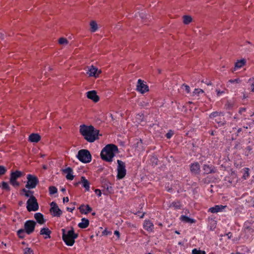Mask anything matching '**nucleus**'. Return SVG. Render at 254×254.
<instances>
[{
	"label": "nucleus",
	"mask_w": 254,
	"mask_h": 254,
	"mask_svg": "<svg viewBox=\"0 0 254 254\" xmlns=\"http://www.w3.org/2000/svg\"><path fill=\"white\" fill-rule=\"evenodd\" d=\"M79 127L80 133L88 142H93L98 139L99 131L95 130L92 126L82 125H80Z\"/></svg>",
	"instance_id": "nucleus-1"
},
{
	"label": "nucleus",
	"mask_w": 254,
	"mask_h": 254,
	"mask_svg": "<svg viewBox=\"0 0 254 254\" xmlns=\"http://www.w3.org/2000/svg\"><path fill=\"white\" fill-rule=\"evenodd\" d=\"M118 151V147L113 144L106 145L101 152V157L104 161L111 162L115 155V153Z\"/></svg>",
	"instance_id": "nucleus-2"
},
{
	"label": "nucleus",
	"mask_w": 254,
	"mask_h": 254,
	"mask_svg": "<svg viewBox=\"0 0 254 254\" xmlns=\"http://www.w3.org/2000/svg\"><path fill=\"white\" fill-rule=\"evenodd\" d=\"M63 232L62 239L68 246H72L75 243V239L78 237V234L75 233L73 228L66 233L64 229L62 230Z\"/></svg>",
	"instance_id": "nucleus-3"
},
{
	"label": "nucleus",
	"mask_w": 254,
	"mask_h": 254,
	"mask_svg": "<svg viewBox=\"0 0 254 254\" xmlns=\"http://www.w3.org/2000/svg\"><path fill=\"white\" fill-rule=\"evenodd\" d=\"M78 159L81 162L87 163L91 162L92 156L90 152L86 149H81L76 155Z\"/></svg>",
	"instance_id": "nucleus-4"
},
{
	"label": "nucleus",
	"mask_w": 254,
	"mask_h": 254,
	"mask_svg": "<svg viewBox=\"0 0 254 254\" xmlns=\"http://www.w3.org/2000/svg\"><path fill=\"white\" fill-rule=\"evenodd\" d=\"M223 116V113L217 111L211 113L209 116V118L213 120L219 126H222L225 124Z\"/></svg>",
	"instance_id": "nucleus-5"
},
{
	"label": "nucleus",
	"mask_w": 254,
	"mask_h": 254,
	"mask_svg": "<svg viewBox=\"0 0 254 254\" xmlns=\"http://www.w3.org/2000/svg\"><path fill=\"white\" fill-rule=\"evenodd\" d=\"M27 183L25 185L27 189H35L39 183L38 178L33 175L28 174L27 175Z\"/></svg>",
	"instance_id": "nucleus-6"
},
{
	"label": "nucleus",
	"mask_w": 254,
	"mask_h": 254,
	"mask_svg": "<svg viewBox=\"0 0 254 254\" xmlns=\"http://www.w3.org/2000/svg\"><path fill=\"white\" fill-rule=\"evenodd\" d=\"M117 178L119 180L124 178L127 174V170L126 169V164L123 161L118 160H117Z\"/></svg>",
	"instance_id": "nucleus-7"
},
{
	"label": "nucleus",
	"mask_w": 254,
	"mask_h": 254,
	"mask_svg": "<svg viewBox=\"0 0 254 254\" xmlns=\"http://www.w3.org/2000/svg\"><path fill=\"white\" fill-rule=\"evenodd\" d=\"M26 208L29 212L36 211L39 209V204L35 197L29 198L26 202Z\"/></svg>",
	"instance_id": "nucleus-8"
},
{
	"label": "nucleus",
	"mask_w": 254,
	"mask_h": 254,
	"mask_svg": "<svg viewBox=\"0 0 254 254\" xmlns=\"http://www.w3.org/2000/svg\"><path fill=\"white\" fill-rule=\"evenodd\" d=\"M36 223L33 220H27L24 225V230L25 231L26 234L30 235L33 233L35 230Z\"/></svg>",
	"instance_id": "nucleus-9"
},
{
	"label": "nucleus",
	"mask_w": 254,
	"mask_h": 254,
	"mask_svg": "<svg viewBox=\"0 0 254 254\" xmlns=\"http://www.w3.org/2000/svg\"><path fill=\"white\" fill-rule=\"evenodd\" d=\"M50 212L53 217H60L62 214V211L60 209L57 204L53 201L50 203Z\"/></svg>",
	"instance_id": "nucleus-10"
},
{
	"label": "nucleus",
	"mask_w": 254,
	"mask_h": 254,
	"mask_svg": "<svg viewBox=\"0 0 254 254\" xmlns=\"http://www.w3.org/2000/svg\"><path fill=\"white\" fill-rule=\"evenodd\" d=\"M136 90L141 94H144L149 91L148 86L146 84L145 82L141 79H139L137 80Z\"/></svg>",
	"instance_id": "nucleus-11"
},
{
	"label": "nucleus",
	"mask_w": 254,
	"mask_h": 254,
	"mask_svg": "<svg viewBox=\"0 0 254 254\" xmlns=\"http://www.w3.org/2000/svg\"><path fill=\"white\" fill-rule=\"evenodd\" d=\"M101 72L102 71L101 69H98V68L94 66L93 65H91L88 67L87 74L89 77L97 78Z\"/></svg>",
	"instance_id": "nucleus-12"
},
{
	"label": "nucleus",
	"mask_w": 254,
	"mask_h": 254,
	"mask_svg": "<svg viewBox=\"0 0 254 254\" xmlns=\"http://www.w3.org/2000/svg\"><path fill=\"white\" fill-rule=\"evenodd\" d=\"M143 227L146 231L149 233L153 232L154 231V224L150 220H145Z\"/></svg>",
	"instance_id": "nucleus-13"
},
{
	"label": "nucleus",
	"mask_w": 254,
	"mask_h": 254,
	"mask_svg": "<svg viewBox=\"0 0 254 254\" xmlns=\"http://www.w3.org/2000/svg\"><path fill=\"white\" fill-rule=\"evenodd\" d=\"M87 97L92 100L95 103L98 102L99 101L100 98L97 94V92L95 90H91L88 91L86 93Z\"/></svg>",
	"instance_id": "nucleus-14"
},
{
	"label": "nucleus",
	"mask_w": 254,
	"mask_h": 254,
	"mask_svg": "<svg viewBox=\"0 0 254 254\" xmlns=\"http://www.w3.org/2000/svg\"><path fill=\"white\" fill-rule=\"evenodd\" d=\"M62 172L64 174H66V178L68 180L72 181L74 179V176L73 175V170L70 167H67L62 170Z\"/></svg>",
	"instance_id": "nucleus-15"
},
{
	"label": "nucleus",
	"mask_w": 254,
	"mask_h": 254,
	"mask_svg": "<svg viewBox=\"0 0 254 254\" xmlns=\"http://www.w3.org/2000/svg\"><path fill=\"white\" fill-rule=\"evenodd\" d=\"M246 63L247 61L245 59L237 60L235 63L234 70L236 71V70L243 67L246 65Z\"/></svg>",
	"instance_id": "nucleus-16"
},
{
	"label": "nucleus",
	"mask_w": 254,
	"mask_h": 254,
	"mask_svg": "<svg viewBox=\"0 0 254 254\" xmlns=\"http://www.w3.org/2000/svg\"><path fill=\"white\" fill-rule=\"evenodd\" d=\"M226 207V205H216L214 207L209 208L208 211L212 213H215L222 211Z\"/></svg>",
	"instance_id": "nucleus-17"
},
{
	"label": "nucleus",
	"mask_w": 254,
	"mask_h": 254,
	"mask_svg": "<svg viewBox=\"0 0 254 254\" xmlns=\"http://www.w3.org/2000/svg\"><path fill=\"white\" fill-rule=\"evenodd\" d=\"M78 209L81 213L84 214L89 213L92 210V208L88 204H81Z\"/></svg>",
	"instance_id": "nucleus-18"
},
{
	"label": "nucleus",
	"mask_w": 254,
	"mask_h": 254,
	"mask_svg": "<svg viewBox=\"0 0 254 254\" xmlns=\"http://www.w3.org/2000/svg\"><path fill=\"white\" fill-rule=\"evenodd\" d=\"M191 172L194 174H198L200 172V165L198 162L192 163L190 165Z\"/></svg>",
	"instance_id": "nucleus-19"
},
{
	"label": "nucleus",
	"mask_w": 254,
	"mask_h": 254,
	"mask_svg": "<svg viewBox=\"0 0 254 254\" xmlns=\"http://www.w3.org/2000/svg\"><path fill=\"white\" fill-rule=\"evenodd\" d=\"M41 136L38 133H32L28 137L29 141L31 142L37 143L41 140Z\"/></svg>",
	"instance_id": "nucleus-20"
},
{
	"label": "nucleus",
	"mask_w": 254,
	"mask_h": 254,
	"mask_svg": "<svg viewBox=\"0 0 254 254\" xmlns=\"http://www.w3.org/2000/svg\"><path fill=\"white\" fill-rule=\"evenodd\" d=\"M30 189L27 190L26 189H22L21 190V194H23L25 197L31 198L32 197H35L34 196V191L29 190Z\"/></svg>",
	"instance_id": "nucleus-21"
},
{
	"label": "nucleus",
	"mask_w": 254,
	"mask_h": 254,
	"mask_svg": "<svg viewBox=\"0 0 254 254\" xmlns=\"http://www.w3.org/2000/svg\"><path fill=\"white\" fill-rule=\"evenodd\" d=\"M40 234L42 235H45V239L50 238L51 231L48 228H43L41 229Z\"/></svg>",
	"instance_id": "nucleus-22"
},
{
	"label": "nucleus",
	"mask_w": 254,
	"mask_h": 254,
	"mask_svg": "<svg viewBox=\"0 0 254 254\" xmlns=\"http://www.w3.org/2000/svg\"><path fill=\"white\" fill-rule=\"evenodd\" d=\"M34 218L36 221L40 224H43L45 222L43 215L41 213H36L34 214Z\"/></svg>",
	"instance_id": "nucleus-23"
},
{
	"label": "nucleus",
	"mask_w": 254,
	"mask_h": 254,
	"mask_svg": "<svg viewBox=\"0 0 254 254\" xmlns=\"http://www.w3.org/2000/svg\"><path fill=\"white\" fill-rule=\"evenodd\" d=\"M81 182L82 184V186L85 188L86 191H89L90 190V183L89 181L84 176L81 177Z\"/></svg>",
	"instance_id": "nucleus-24"
},
{
	"label": "nucleus",
	"mask_w": 254,
	"mask_h": 254,
	"mask_svg": "<svg viewBox=\"0 0 254 254\" xmlns=\"http://www.w3.org/2000/svg\"><path fill=\"white\" fill-rule=\"evenodd\" d=\"M203 169L205 173L207 174L214 173L215 172L214 167L211 165L204 164L203 165Z\"/></svg>",
	"instance_id": "nucleus-25"
},
{
	"label": "nucleus",
	"mask_w": 254,
	"mask_h": 254,
	"mask_svg": "<svg viewBox=\"0 0 254 254\" xmlns=\"http://www.w3.org/2000/svg\"><path fill=\"white\" fill-rule=\"evenodd\" d=\"M89 225V221L85 218L81 219V222L78 224V226L82 229H85L88 227Z\"/></svg>",
	"instance_id": "nucleus-26"
},
{
	"label": "nucleus",
	"mask_w": 254,
	"mask_h": 254,
	"mask_svg": "<svg viewBox=\"0 0 254 254\" xmlns=\"http://www.w3.org/2000/svg\"><path fill=\"white\" fill-rule=\"evenodd\" d=\"M180 220L182 221L185 222L186 223H195L196 222L195 220L190 218L189 217L185 215H182L180 217Z\"/></svg>",
	"instance_id": "nucleus-27"
},
{
	"label": "nucleus",
	"mask_w": 254,
	"mask_h": 254,
	"mask_svg": "<svg viewBox=\"0 0 254 254\" xmlns=\"http://www.w3.org/2000/svg\"><path fill=\"white\" fill-rule=\"evenodd\" d=\"M22 176V173L20 171H16L15 172H12L10 173V178L13 179H17L18 178L21 177Z\"/></svg>",
	"instance_id": "nucleus-28"
},
{
	"label": "nucleus",
	"mask_w": 254,
	"mask_h": 254,
	"mask_svg": "<svg viewBox=\"0 0 254 254\" xmlns=\"http://www.w3.org/2000/svg\"><path fill=\"white\" fill-rule=\"evenodd\" d=\"M90 31L95 32L98 29V25L97 22L94 20H92L90 22Z\"/></svg>",
	"instance_id": "nucleus-29"
},
{
	"label": "nucleus",
	"mask_w": 254,
	"mask_h": 254,
	"mask_svg": "<svg viewBox=\"0 0 254 254\" xmlns=\"http://www.w3.org/2000/svg\"><path fill=\"white\" fill-rule=\"evenodd\" d=\"M183 20L184 24L187 25L191 23L192 21L191 16L190 15H184L183 16Z\"/></svg>",
	"instance_id": "nucleus-30"
},
{
	"label": "nucleus",
	"mask_w": 254,
	"mask_h": 254,
	"mask_svg": "<svg viewBox=\"0 0 254 254\" xmlns=\"http://www.w3.org/2000/svg\"><path fill=\"white\" fill-rule=\"evenodd\" d=\"M25 233L23 229H20L17 231V235L20 239H24L25 237Z\"/></svg>",
	"instance_id": "nucleus-31"
},
{
	"label": "nucleus",
	"mask_w": 254,
	"mask_h": 254,
	"mask_svg": "<svg viewBox=\"0 0 254 254\" xmlns=\"http://www.w3.org/2000/svg\"><path fill=\"white\" fill-rule=\"evenodd\" d=\"M9 183L14 187H18L20 185V183L17 181V179L10 178Z\"/></svg>",
	"instance_id": "nucleus-32"
},
{
	"label": "nucleus",
	"mask_w": 254,
	"mask_h": 254,
	"mask_svg": "<svg viewBox=\"0 0 254 254\" xmlns=\"http://www.w3.org/2000/svg\"><path fill=\"white\" fill-rule=\"evenodd\" d=\"M244 173L243 174L242 178L244 180H246L250 176V174H249L250 169L249 168H245L244 169Z\"/></svg>",
	"instance_id": "nucleus-33"
},
{
	"label": "nucleus",
	"mask_w": 254,
	"mask_h": 254,
	"mask_svg": "<svg viewBox=\"0 0 254 254\" xmlns=\"http://www.w3.org/2000/svg\"><path fill=\"white\" fill-rule=\"evenodd\" d=\"M49 191L50 194H54L56 193L58 191L57 189L54 186H51L49 188Z\"/></svg>",
	"instance_id": "nucleus-34"
},
{
	"label": "nucleus",
	"mask_w": 254,
	"mask_h": 254,
	"mask_svg": "<svg viewBox=\"0 0 254 254\" xmlns=\"http://www.w3.org/2000/svg\"><path fill=\"white\" fill-rule=\"evenodd\" d=\"M59 43L60 45H67L68 43V41L67 39L61 37L59 39Z\"/></svg>",
	"instance_id": "nucleus-35"
},
{
	"label": "nucleus",
	"mask_w": 254,
	"mask_h": 254,
	"mask_svg": "<svg viewBox=\"0 0 254 254\" xmlns=\"http://www.w3.org/2000/svg\"><path fill=\"white\" fill-rule=\"evenodd\" d=\"M191 254H206L204 251L194 249L192 250Z\"/></svg>",
	"instance_id": "nucleus-36"
},
{
	"label": "nucleus",
	"mask_w": 254,
	"mask_h": 254,
	"mask_svg": "<svg viewBox=\"0 0 254 254\" xmlns=\"http://www.w3.org/2000/svg\"><path fill=\"white\" fill-rule=\"evenodd\" d=\"M1 187L3 190H5L8 191L10 190V187L7 182H2L1 183Z\"/></svg>",
	"instance_id": "nucleus-37"
},
{
	"label": "nucleus",
	"mask_w": 254,
	"mask_h": 254,
	"mask_svg": "<svg viewBox=\"0 0 254 254\" xmlns=\"http://www.w3.org/2000/svg\"><path fill=\"white\" fill-rule=\"evenodd\" d=\"M226 91H227V89L225 88H224L223 90H220L218 89H216V92L218 96H220V95L225 94Z\"/></svg>",
	"instance_id": "nucleus-38"
},
{
	"label": "nucleus",
	"mask_w": 254,
	"mask_h": 254,
	"mask_svg": "<svg viewBox=\"0 0 254 254\" xmlns=\"http://www.w3.org/2000/svg\"><path fill=\"white\" fill-rule=\"evenodd\" d=\"M171 205L176 209H180L181 208L180 203L179 201H174L172 203Z\"/></svg>",
	"instance_id": "nucleus-39"
},
{
	"label": "nucleus",
	"mask_w": 254,
	"mask_h": 254,
	"mask_svg": "<svg viewBox=\"0 0 254 254\" xmlns=\"http://www.w3.org/2000/svg\"><path fill=\"white\" fill-rule=\"evenodd\" d=\"M24 254H34V252L31 248H26L24 250Z\"/></svg>",
	"instance_id": "nucleus-40"
},
{
	"label": "nucleus",
	"mask_w": 254,
	"mask_h": 254,
	"mask_svg": "<svg viewBox=\"0 0 254 254\" xmlns=\"http://www.w3.org/2000/svg\"><path fill=\"white\" fill-rule=\"evenodd\" d=\"M203 93H204V91L202 89L199 88L195 89L193 91V93L197 96L200 94H202Z\"/></svg>",
	"instance_id": "nucleus-41"
},
{
	"label": "nucleus",
	"mask_w": 254,
	"mask_h": 254,
	"mask_svg": "<svg viewBox=\"0 0 254 254\" xmlns=\"http://www.w3.org/2000/svg\"><path fill=\"white\" fill-rule=\"evenodd\" d=\"M6 172V169L3 166H0V175H3L5 174Z\"/></svg>",
	"instance_id": "nucleus-42"
},
{
	"label": "nucleus",
	"mask_w": 254,
	"mask_h": 254,
	"mask_svg": "<svg viewBox=\"0 0 254 254\" xmlns=\"http://www.w3.org/2000/svg\"><path fill=\"white\" fill-rule=\"evenodd\" d=\"M241 82V80L239 78H236L234 79H230L229 82L231 83H239Z\"/></svg>",
	"instance_id": "nucleus-43"
},
{
	"label": "nucleus",
	"mask_w": 254,
	"mask_h": 254,
	"mask_svg": "<svg viewBox=\"0 0 254 254\" xmlns=\"http://www.w3.org/2000/svg\"><path fill=\"white\" fill-rule=\"evenodd\" d=\"M174 134V132L170 130L166 134V136L167 138H170Z\"/></svg>",
	"instance_id": "nucleus-44"
},
{
	"label": "nucleus",
	"mask_w": 254,
	"mask_h": 254,
	"mask_svg": "<svg viewBox=\"0 0 254 254\" xmlns=\"http://www.w3.org/2000/svg\"><path fill=\"white\" fill-rule=\"evenodd\" d=\"M102 234L103 235L108 236L109 235L111 234V232L110 231H108L107 229H105L103 232Z\"/></svg>",
	"instance_id": "nucleus-45"
},
{
	"label": "nucleus",
	"mask_w": 254,
	"mask_h": 254,
	"mask_svg": "<svg viewBox=\"0 0 254 254\" xmlns=\"http://www.w3.org/2000/svg\"><path fill=\"white\" fill-rule=\"evenodd\" d=\"M183 86H184V87L185 88V90H186V92L187 93H190V86L187 84H183Z\"/></svg>",
	"instance_id": "nucleus-46"
},
{
	"label": "nucleus",
	"mask_w": 254,
	"mask_h": 254,
	"mask_svg": "<svg viewBox=\"0 0 254 254\" xmlns=\"http://www.w3.org/2000/svg\"><path fill=\"white\" fill-rule=\"evenodd\" d=\"M95 192L99 197L101 196V191L99 189H96L95 190Z\"/></svg>",
	"instance_id": "nucleus-47"
},
{
	"label": "nucleus",
	"mask_w": 254,
	"mask_h": 254,
	"mask_svg": "<svg viewBox=\"0 0 254 254\" xmlns=\"http://www.w3.org/2000/svg\"><path fill=\"white\" fill-rule=\"evenodd\" d=\"M114 234L117 236V237L118 238H120V233L119 232V231H117V230H116L115 232H114Z\"/></svg>",
	"instance_id": "nucleus-48"
},
{
	"label": "nucleus",
	"mask_w": 254,
	"mask_h": 254,
	"mask_svg": "<svg viewBox=\"0 0 254 254\" xmlns=\"http://www.w3.org/2000/svg\"><path fill=\"white\" fill-rule=\"evenodd\" d=\"M246 109L245 108H241L239 110V113L242 114L243 112H246Z\"/></svg>",
	"instance_id": "nucleus-49"
},
{
	"label": "nucleus",
	"mask_w": 254,
	"mask_h": 254,
	"mask_svg": "<svg viewBox=\"0 0 254 254\" xmlns=\"http://www.w3.org/2000/svg\"><path fill=\"white\" fill-rule=\"evenodd\" d=\"M75 207H73L72 208H70V207H67L66 208V210L68 211H69V212H72L73 211V210L74 209Z\"/></svg>",
	"instance_id": "nucleus-50"
},
{
	"label": "nucleus",
	"mask_w": 254,
	"mask_h": 254,
	"mask_svg": "<svg viewBox=\"0 0 254 254\" xmlns=\"http://www.w3.org/2000/svg\"><path fill=\"white\" fill-rule=\"evenodd\" d=\"M68 201H69V198L68 197H64V198H63L64 202H68Z\"/></svg>",
	"instance_id": "nucleus-51"
},
{
	"label": "nucleus",
	"mask_w": 254,
	"mask_h": 254,
	"mask_svg": "<svg viewBox=\"0 0 254 254\" xmlns=\"http://www.w3.org/2000/svg\"><path fill=\"white\" fill-rule=\"evenodd\" d=\"M251 87H252V91L254 92V83L252 84Z\"/></svg>",
	"instance_id": "nucleus-52"
},
{
	"label": "nucleus",
	"mask_w": 254,
	"mask_h": 254,
	"mask_svg": "<svg viewBox=\"0 0 254 254\" xmlns=\"http://www.w3.org/2000/svg\"><path fill=\"white\" fill-rule=\"evenodd\" d=\"M242 131V128H240L237 130V135H239V133H240Z\"/></svg>",
	"instance_id": "nucleus-53"
},
{
	"label": "nucleus",
	"mask_w": 254,
	"mask_h": 254,
	"mask_svg": "<svg viewBox=\"0 0 254 254\" xmlns=\"http://www.w3.org/2000/svg\"><path fill=\"white\" fill-rule=\"evenodd\" d=\"M231 254H244L241 253L239 252H236L235 253H232Z\"/></svg>",
	"instance_id": "nucleus-54"
},
{
	"label": "nucleus",
	"mask_w": 254,
	"mask_h": 254,
	"mask_svg": "<svg viewBox=\"0 0 254 254\" xmlns=\"http://www.w3.org/2000/svg\"><path fill=\"white\" fill-rule=\"evenodd\" d=\"M251 116H254V112L253 113ZM253 123L254 124V118L253 119Z\"/></svg>",
	"instance_id": "nucleus-55"
},
{
	"label": "nucleus",
	"mask_w": 254,
	"mask_h": 254,
	"mask_svg": "<svg viewBox=\"0 0 254 254\" xmlns=\"http://www.w3.org/2000/svg\"><path fill=\"white\" fill-rule=\"evenodd\" d=\"M210 134H211V135H214V131H212L211 132V133H210Z\"/></svg>",
	"instance_id": "nucleus-56"
},
{
	"label": "nucleus",
	"mask_w": 254,
	"mask_h": 254,
	"mask_svg": "<svg viewBox=\"0 0 254 254\" xmlns=\"http://www.w3.org/2000/svg\"><path fill=\"white\" fill-rule=\"evenodd\" d=\"M144 214H145V213H143L142 215H141V216H140V218H143L144 216Z\"/></svg>",
	"instance_id": "nucleus-57"
},
{
	"label": "nucleus",
	"mask_w": 254,
	"mask_h": 254,
	"mask_svg": "<svg viewBox=\"0 0 254 254\" xmlns=\"http://www.w3.org/2000/svg\"><path fill=\"white\" fill-rule=\"evenodd\" d=\"M212 84V83L211 82H209V83H207V85H211Z\"/></svg>",
	"instance_id": "nucleus-58"
},
{
	"label": "nucleus",
	"mask_w": 254,
	"mask_h": 254,
	"mask_svg": "<svg viewBox=\"0 0 254 254\" xmlns=\"http://www.w3.org/2000/svg\"><path fill=\"white\" fill-rule=\"evenodd\" d=\"M1 244L3 245L5 247H6V244H4L3 242H2Z\"/></svg>",
	"instance_id": "nucleus-59"
},
{
	"label": "nucleus",
	"mask_w": 254,
	"mask_h": 254,
	"mask_svg": "<svg viewBox=\"0 0 254 254\" xmlns=\"http://www.w3.org/2000/svg\"><path fill=\"white\" fill-rule=\"evenodd\" d=\"M92 214L93 215H95L96 214V213H95V212H93V213H92Z\"/></svg>",
	"instance_id": "nucleus-60"
},
{
	"label": "nucleus",
	"mask_w": 254,
	"mask_h": 254,
	"mask_svg": "<svg viewBox=\"0 0 254 254\" xmlns=\"http://www.w3.org/2000/svg\"><path fill=\"white\" fill-rule=\"evenodd\" d=\"M65 190L64 189H62V191H64Z\"/></svg>",
	"instance_id": "nucleus-61"
}]
</instances>
